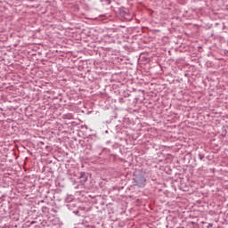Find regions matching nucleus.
Returning <instances> with one entry per match:
<instances>
[{
  "mask_svg": "<svg viewBox=\"0 0 228 228\" xmlns=\"http://www.w3.org/2000/svg\"><path fill=\"white\" fill-rule=\"evenodd\" d=\"M86 180H87V178H86V177H85V178H84V182H85V183H86Z\"/></svg>",
  "mask_w": 228,
  "mask_h": 228,
  "instance_id": "obj_1",
  "label": "nucleus"
}]
</instances>
